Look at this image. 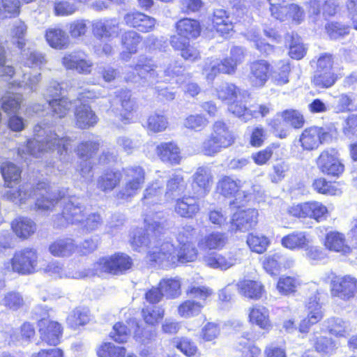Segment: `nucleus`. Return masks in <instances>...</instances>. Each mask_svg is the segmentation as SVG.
Returning a JSON list of instances; mask_svg holds the SVG:
<instances>
[{"instance_id":"nucleus-46","label":"nucleus","mask_w":357,"mask_h":357,"mask_svg":"<svg viewBox=\"0 0 357 357\" xmlns=\"http://www.w3.org/2000/svg\"><path fill=\"white\" fill-rule=\"evenodd\" d=\"M309 239L305 231H293L281 239L282 245L290 250H301L307 247L309 244Z\"/></svg>"},{"instance_id":"nucleus-17","label":"nucleus","mask_w":357,"mask_h":357,"mask_svg":"<svg viewBox=\"0 0 357 357\" xmlns=\"http://www.w3.org/2000/svg\"><path fill=\"white\" fill-rule=\"evenodd\" d=\"M230 113L242 119L245 122L259 117L264 118L271 112V108L268 105L252 104L248 107L242 100H234L228 105Z\"/></svg>"},{"instance_id":"nucleus-18","label":"nucleus","mask_w":357,"mask_h":357,"mask_svg":"<svg viewBox=\"0 0 357 357\" xmlns=\"http://www.w3.org/2000/svg\"><path fill=\"white\" fill-rule=\"evenodd\" d=\"M38 332L42 342L48 346L55 347L61 342L63 327L61 324L47 318L38 321Z\"/></svg>"},{"instance_id":"nucleus-8","label":"nucleus","mask_w":357,"mask_h":357,"mask_svg":"<svg viewBox=\"0 0 357 357\" xmlns=\"http://www.w3.org/2000/svg\"><path fill=\"white\" fill-rule=\"evenodd\" d=\"M95 266L96 271L100 273L121 275L132 269L134 260L125 252H116L109 256L100 257Z\"/></svg>"},{"instance_id":"nucleus-63","label":"nucleus","mask_w":357,"mask_h":357,"mask_svg":"<svg viewBox=\"0 0 357 357\" xmlns=\"http://www.w3.org/2000/svg\"><path fill=\"white\" fill-rule=\"evenodd\" d=\"M96 354L98 357H126V349L107 342L98 347Z\"/></svg>"},{"instance_id":"nucleus-36","label":"nucleus","mask_w":357,"mask_h":357,"mask_svg":"<svg viewBox=\"0 0 357 357\" xmlns=\"http://www.w3.org/2000/svg\"><path fill=\"white\" fill-rule=\"evenodd\" d=\"M228 243L229 236L227 233L212 231L199 239L197 247L202 250H220L224 249Z\"/></svg>"},{"instance_id":"nucleus-37","label":"nucleus","mask_w":357,"mask_h":357,"mask_svg":"<svg viewBox=\"0 0 357 357\" xmlns=\"http://www.w3.org/2000/svg\"><path fill=\"white\" fill-rule=\"evenodd\" d=\"M142 42V37L136 31L128 30L123 32L121 38L123 50L120 54V59L124 61H129L131 56L137 52Z\"/></svg>"},{"instance_id":"nucleus-49","label":"nucleus","mask_w":357,"mask_h":357,"mask_svg":"<svg viewBox=\"0 0 357 357\" xmlns=\"http://www.w3.org/2000/svg\"><path fill=\"white\" fill-rule=\"evenodd\" d=\"M99 149L98 141L86 140L79 142L75 147V152L80 160L87 162L98 153Z\"/></svg>"},{"instance_id":"nucleus-30","label":"nucleus","mask_w":357,"mask_h":357,"mask_svg":"<svg viewBox=\"0 0 357 357\" xmlns=\"http://www.w3.org/2000/svg\"><path fill=\"white\" fill-rule=\"evenodd\" d=\"M124 22L128 27L143 33L153 31L156 23L155 18L137 10L126 13Z\"/></svg>"},{"instance_id":"nucleus-5","label":"nucleus","mask_w":357,"mask_h":357,"mask_svg":"<svg viewBox=\"0 0 357 357\" xmlns=\"http://www.w3.org/2000/svg\"><path fill=\"white\" fill-rule=\"evenodd\" d=\"M185 294L191 299H186L177 307L178 316L184 319H190L199 315L207 301L213 295V291L206 286H190Z\"/></svg>"},{"instance_id":"nucleus-7","label":"nucleus","mask_w":357,"mask_h":357,"mask_svg":"<svg viewBox=\"0 0 357 357\" xmlns=\"http://www.w3.org/2000/svg\"><path fill=\"white\" fill-rule=\"evenodd\" d=\"M287 213L296 219L310 220L317 223L326 220L330 214L328 207L324 203L316 200L293 204L288 208Z\"/></svg>"},{"instance_id":"nucleus-42","label":"nucleus","mask_w":357,"mask_h":357,"mask_svg":"<svg viewBox=\"0 0 357 357\" xmlns=\"http://www.w3.org/2000/svg\"><path fill=\"white\" fill-rule=\"evenodd\" d=\"M212 28L220 36L226 37L234 29V24L227 13L223 9L214 10L211 18Z\"/></svg>"},{"instance_id":"nucleus-50","label":"nucleus","mask_w":357,"mask_h":357,"mask_svg":"<svg viewBox=\"0 0 357 357\" xmlns=\"http://www.w3.org/2000/svg\"><path fill=\"white\" fill-rule=\"evenodd\" d=\"M280 144L279 142H273L252 155L253 162L261 166L271 160L273 155L278 156L281 154Z\"/></svg>"},{"instance_id":"nucleus-16","label":"nucleus","mask_w":357,"mask_h":357,"mask_svg":"<svg viewBox=\"0 0 357 357\" xmlns=\"http://www.w3.org/2000/svg\"><path fill=\"white\" fill-rule=\"evenodd\" d=\"M315 163L320 172L331 177L338 178L344 171V165L335 149L323 150L315 160Z\"/></svg>"},{"instance_id":"nucleus-10","label":"nucleus","mask_w":357,"mask_h":357,"mask_svg":"<svg viewBox=\"0 0 357 357\" xmlns=\"http://www.w3.org/2000/svg\"><path fill=\"white\" fill-rule=\"evenodd\" d=\"M330 279V294L333 298L347 302L357 294V278L350 274L339 275L331 273Z\"/></svg>"},{"instance_id":"nucleus-53","label":"nucleus","mask_w":357,"mask_h":357,"mask_svg":"<svg viewBox=\"0 0 357 357\" xmlns=\"http://www.w3.org/2000/svg\"><path fill=\"white\" fill-rule=\"evenodd\" d=\"M45 39L47 43L53 48L62 50L68 45V37L60 29H49L45 32Z\"/></svg>"},{"instance_id":"nucleus-27","label":"nucleus","mask_w":357,"mask_h":357,"mask_svg":"<svg viewBox=\"0 0 357 357\" xmlns=\"http://www.w3.org/2000/svg\"><path fill=\"white\" fill-rule=\"evenodd\" d=\"M155 153L162 162L170 165H178L183 159L181 149L175 141L160 142L155 146Z\"/></svg>"},{"instance_id":"nucleus-45","label":"nucleus","mask_w":357,"mask_h":357,"mask_svg":"<svg viewBox=\"0 0 357 357\" xmlns=\"http://www.w3.org/2000/svg\"><path fill=\"white\" fill-rule=\"evenodd\" d=\"M76 248L74 240L70 238H58L49 245L50 252L56 257L70 256L75 252Z\"/></svg>"},{"instance_id":"nucleus-9","label":"nucleus","mask_w":357,"mask_h":357,"mask_svg":"<svg viewBox=\"0 0 357 357\" xmlns=\"http://www.w3.org/2000/svg\"><path fill=\"white\" fill-rule=\"evenodd\" d=\"M125 183L116 195L118 199L128 200L139 193L146 181V172L140 165H132L123 168Z\"/></svg>"},{"instance_id":"nucleus-40","label":"nucleus","mask_w":357,"mask_h":357,"mask_svg":"<svg viewBox=\"0 0 357 357\" xmlns=\"http://www.w3.org/2000/svg\"><path fill=\"white\" fill-rule=\"evenodd\" d=\"M158 66L151 57L140 56L132 66L136 75L141 79H151L158 77Z\"/></svg>"},{"instance_id":"nucleus-52","label":"nucleus","mask_w":357,"mask_h":357,"mask_svg":"<svg viewBox=\"0 0 357 357\" xmlns=\"http://www.w3.org/2000/svg\"><path fill=\"white\" fill-rule=\"evenodd\" d=\"M325 33L332 40L342 39L351 31V26L340 21H328L326 23Z\"/></svg>"},{"instance_id":"nucleus-39","label":"nucleus","mask_w":357,"mask_h":357,"mask_svg":"<svg viewBox=\"0 0 357 357\" xmlns=\"http://www.w3.org/2000/svg\"><path fill=\"white\" fill-rule=\"evenodd\" d=\"M53 89L56 91V95H60L61 88L59 84L54 86H49L47 91L48 92L49 96L52 98L48 100V104L53 114L58 118L61 119L69 113L72 102L65 97L54 98V96L52 94Z\"/></svg>"},{"instance_id":"nucleus-51","label":"nucleus","mask_w":357,"mask_h":357,"mask_svg":"<svg viewBox=\"0 0 357 357\" xmlns=\"http://www.w3.org/2000/svg\"><path fill=\"white\" fill-rule=\"evenodd\" d=\"M89 321V310L86 307H77L66 318V324L69 328L76 330L86 325Z\"/></svg>"},{"instance_id":"nucleus-3","label":"nucleus","mask_w":357,"mask_h":357,"mask_svg":"<svg viewBox=\"0 0 357 357\" xmlns=\"http://www.w3.org/2000/svg\"><path fill=\"white\" fill-rule=\"evenodd\" d=\"M236 135L228 123L223 120L213 123L211 132L202 143V151L205 155L213 156L222 149L235 143Z\"/></svg>"},{"instance_id":"nucleus-14","label":"nucleus","mask_w":357,"mask_h":357,"mask_svg":"<svg viewBox=\"0 0 357 357\" xmlns=\"http://www.w3.org/2000/svg\"><path fill=\"white\" fill-rule=\"evenodd\" d=\"M243 183L237 177L232 175H223L218 180L215 192L224 200L229 201L232 205L238 199L243 197Z\"/></svg>"},{"instance_id":"nucleus-28","label":"nucleus","mask_w":357,"mask_h":357,"mask_svg":"<svg viewBox=\"0 0 357 357\" xmlns=\"http://www.w3.org/2000/svg\"><path fill=\"white\" fill-rule=\"evenodd\" d=\"M294 261L281 253L275 252L266 255L261 265L264 270L270 275L275 276L282 271L290 269L294 266Z\"/></svg>"},{"instance_id":"nucleus-44","label":"nucleus","mask_w":357,"mask_h":357,"mask_svg":"<svg viewBox=\"0 0 357 357\" xmlns=\"http://www.w3.org/2000/svg\"><path fill=\"white\" fill-rule=\"evenodd\" d=\"M119 170L108 169L104 171L97 180V187L102 192H109L118 187L121 181Z\"/></svg>"},{"instance_id":"nucleus-58","label":"nucleus","mask_w":357,"mask_h":357,"mask_svg":"<svg viewBox=\"0 0 357 357\" xmlns=\"http://www.w3.org/2000/svg\"><path fill=\"white\" fill-rule=\"evenodd\" d=\"M250 333L246 332L239 338L238 344L243 357H261V349L255 343L248 344L246 342L250 340Z\"/></svg>"},{"instance_id":"nucleus-25","label":"nucleus","mask_w":357,"mask_h":357,"mask_svg":"<svg viewBox=\"0 0 357 357\" xmlns=\"http://www.w3.org/2000/svg\"><path fill=\"white\" fill-rule=\"evenodd\" d=\"M248 321L253 326L261 330L264 333H270L273 328L269 310L260 304L251 305L248 310Z\"/></svg>"},{"instance_id":"nucleus-61","label":"nucleus","mask_w":357,"mask_h":357,"mask_svg":"<svg viewBox=\"0 0 357 357\" xmlns=\"http://www.w3.org/2000/svg\"><path fill=\"white\" fill-rule=\"evenodd\" d=\"M174 346L187 357H199L201 355L196 343L189 337H181L178 338Z\"/></svg>"},{"instance_id":"nucleus-62","label":"nucleus","mask_w":357,"mask_h":357,"mask_svg":"<svg viewBox=\"0 0 357 357\" xmlns=\"http://www.w3.org/2000/svg\"><path fill=\"white\" fill-rule=\"evenodd\" d=\"M246 243L252 252L262 254L268 247L270 241L264 235L251 233L247 236Z\"/></svg>"},{"instance_id":"nucleus-15","label":"nucleus","mask_w":357,"mask_h":357,"mask_svg":"<svg viewBox=\"0 0 357 357\" xmlns=\"http://www.w3.org/2000/svg\"><path fill=\"white\" fill-rule=\"evenodd\" d=\"M1 172L3 177L5 184L10 190L5 196L8 199L21 204V170L12 162H4L1 165Z\"/></svg>"},{"instance_id":"nucleus-34","label":"nucleus","mask_w":357,"mask_h":357,"mask_svg":"<svg viewBox=\"0 0 357 357\" xmlns=\"http://www.w3.org/2000/svg\"><path fill=\"white\" fill-rule=\"evenodd\" d=\"M312 348L318 354L331 355L337 349L335 341L324 329L314 331L309 339Z\"/></svg>"},{"instance_id":"nucleus-1","label":"nucleus","mask_w":357,"mask_h":357,"mask_svg":"<svg viewBox=\"0 0 357 357\" xmlns=\"http://www.w3.org/2000/svg\"><path fill=\"white\" fill-rule=\"evenodd\" d=\"M175 34L169 38V44L185 61L193 63L200 60V51L191 40L198 38L202 32L200 22L190 17L179 19L174 24Z\"/></svg>"},{"instance_id":"nucleus-35","label":"nucleus","mask_w":357,"mask_h":357,"mask_svg":"<svg viewBox=\"0 0 357 357\" xmlns=\"http://www.w3.org/2000/svg\"><path fill=\"white\" fill-rule=\"evenodd\" d=\"M237 286L240 294L249 300L259 301L266 298L265 285L259 280L244 279Z\"/></svg>"},{"instance_id":"nucleus-11","label":"nucleus","mask_w":357,"mask_h":357,"mask_svg":"<svg viewBox=\"0 0 357 357\" xmlns=\"http://www.w3.org/2000/svg\"><path fill=\"white\" fill-rule=\"evenodd\" d=\"M245 56L246 52L243 47L233 46L230 49L228 56L211 67L207 74V78L213 79L220 74L234 75L238 70V67L244 62Z\"/></svg>"},{"instance_id":"nucleus-22","label":"nucleus","mask_w":357,"mask_h":357,"mask_svg":"<svg viewBox=\"0 0 357 357\" xmlns=\"http://www.w3.org/2000/svg\"><path fill=\"white\" fill-rule=\"evenodd\" d=\"M259 213L255 208H247L235 212L231 220L229 231H246L255 227L258 223Z\"/></svg>"},{"instance_id":"nucleus-20","label":"nucleus","mask_w":357,"mask_h":357,"mask_svg":"<svg viewBox=\"0 0 357 357\" xmlns=\"http://www.w3.org/2000/svg\"><path fill=\"white\" fill-rule=\"evenodd\" d=\"M115 97L120 105L118 111L121 121L123 123H132L137 116L138 105L132 98L131 91L121 89L116 93Z\"/></svg>"},{"instance_id":"nucleus-19","label":"nucleus","mask_w":357,"mask_h":357,"mask_svg":"<svg viewBox=\"0 0 357 357\" xmlns=\"http://www.w3.org/2000/svg\"><path fill=\"white\" fill-rule=\"evenodd\" d=\"M273 71L271 63L264 59H257L249 63L248 80L253 88L264 87Z\"/></svg>"},{"instance_id":"nucleus-13","label":"nucleus","mask_w":357,"mask_h":357,"mask_svg":"<svg viewBox=\"0 0 357 357\" xmlns=\"http://www.w3.org/2000/svg\"><path fill=\"white\" fill-rule=\"evenodd\" d=\"M307 314L303 317L298 326V331L301 334L307 335L311 328L320 323L324 316V310L321 302V291L317 290L307 300L305 304Z\"/></svg>"},{"instance_id":"nucleus-12","label":"nucleus","mask_w":357,"mask_h":357,"mask_svg":"<svg viewBox=\"0 0 357 357\" xmlns=\"http://www.w3.org/2000/svg\"><path fill=\"white\" fill-rule=\"evenodd\" d=\"M195 229L192 226H185L176 235L178 245L177 259L182 263L196 261L199 256L198 248L195 244Z\"/></svg>"},{"instance_id":"nucleus-31","label":"nucleus","mask_w":357,"mask_h":357,"mask_svg":"<svg viewBox=\"0 0 357 357\" xmlns=\"http://www.w3.org/2000/svg\"><path fill=\"white\" fill-rule=\"evenodd\" d=\"M323 245L329 252L347 256L352 252V248L347 243L345 235L338 231L327 232L323 241Z\"/></svg>"},{"instance_id":"nucleus-60","label":"nucleus","mask_w":357,"mask_h":357,"mask_svg":"<svg viewBox=\"0 0 357 357\" xmlns=\"http://www.w3.org/2000/svg\"><path fill=\"white\" fill-rule=\"evenodd\" d=\"M291 69L292 67L289 61L285 59L280 60L274 73L273 81L275 84L278 86L288 84Z\"/></svg>"},{"instance_id":"nucleus-41","label":"nucleus","mask_w":357,"mask_h":357,"mask_svg":"<svg viewBox=\"0 0 357 357\" xmlns=\"http://www.w3.org/2000/svg\"><path fill=\"white\" fill-rule=\"evenodd\" d=\"M94 36L98 40H110L119 33V24L115 20L98 21L93 26Z\"/></svg>"},{"instance_id":"nucleus-4","label":"nucleus","mask_w":357,"mask_h":357,"mask_svg":"<svg viewBox=\"0 0 357 357\" xmlns=\"http://www.w3.org/2000/svg\"><path fill=\"white\" fill-rule=\"evenodd\" d=\"M335 56L329 52L319 55L316 62V70L310 77V83L316 90L332 88L341 78V75L333 70Z\"/></svg>"},{"instance_id":"nucleus-48","label":"nucleus","mask_w":357,"mask_h":357,"mask_svg":"<svg viewBox=\"0 0 357 357\" xmlns=\"http://www.w3.org/2000/svg\"><path fill=\"white\" fill-rule=\"evenodd\" d=\"M165 310L160 306H145L141 310V317L146 326H157L164 319Z\"/></svg>"},{"instance_id":"nucleus-2","label":"nucleus","mask_w":357,"mask_h":357,"mask_svg":"<svg viewBox=\"0 0 357 357\" xmlns=\"http://www.w3.org/2000/svg\"><path fill=\"white\" fill-rule=\"evenodd\" d=\"M33 137L26 142L28 152L36 157L43 153L56 151L58 154L66 155L72 147V139L69 137H59L54 131H47L40 125L33 129Z\"/></svg>"},{"instance_id":"nucleus-54","label":"nucleus","mask_w":357,"mask_h":357,"mask_svg":"<svg viewBox=\"0 0 357 357\" xmlns=\"http://www.w3.org/2000/svg\"><path fill=\"white\" fill-rule=\"evenodd\" d=\"M336 181H328L324 177L315 178L312 184V188L319 194L326 195H337L340 193Z\"/></svg>"},{"instance_id":"nucleus-47","label":"nucleus","mask_w":357,"mask_h":357,"mask_svg":"<svg viewBox=\"0 0 357 357\" xmlns=\"http://www.w3.org/2000/svg\"><path fill=\"white\" fill-rule=\"evenodd\" d=\"M284 40L289 45L288 55L291 59L301 60L305 56L307 48L301 42V38L296 33H287Z\"/></svg>"},{"instance_id":"nucleus-43","label":"nucleus","mask_w":357,"mask_h":357,"mask_svg":"<svg viewBox=\"0 0 357 357\" xmlns=\"http://www.w3.org/2000/svg\"><path fill=\"white\" fill-rule=\"evenodd\" d=\"M305 17V12L300 5L291 3L284 6V9L275 18L280 22L290 21L291 24L298 25L301 24Z\"/></svg>"},{"instance_id":"nucleus-57","label":"nucleus","mask_w":357,"mask_h":357,"mask_svg":"<svg viewBox=\"0 0 357 357\" xmlns=\"http://www.w3.org/2000/svg\"><path fill=\"white\" fill-rule=\"evenodd\" d=\"M169 126L168 119L164 114L155 112L147 118L146 128L153 133H158L165 131Z\"/></svg>"},{"instance_id":"nucleus-56","label":"nucleus","mask_w":357,"mask_h":357,"mask_svg":"<svg viewBox=\"0 0 357 357\" xmlns=\"http://www.w3.org/2000/svg\"><path fill=\"white\" fill-rule=\"evenodd\" d=\"M278 116L284 119L295 130L301 129L305 124L303 114L298 109H286L278 112Z\"/></svg>"},{"instance_id":"nucleus-21","label":"nucleus","mask_w":357,"mask_h":357,"mask_svg":"<svg viewBox=\"0 0 357 357\" xmlns=\"http://www.w3.org/2000/svg\"><path fill=\"white\" fill-rule=\"evenodd\" d=\"M201 210L199 197L192 195H183L174 200V212L177 217L192 220L199 213Z\"/></svg>"},{"instance_id":"nucleus-59","label":"nucleus","mask_w":357,"mask_h":357,"mask_svg":"<svg viewBox=\"0 0 357 357\" xmlns=\"http://www.w3.org/2000/svg\"><path fill=\"white\" fill-rule=\"evenodd\" d=\"M325 324L324 331L336 337H344L347 333L345 323L342 319L331 317L325 321Z\"/></svg>"},{"instance_id":"nucleus-6","label":"nucleus","mask_w":357,"mask_h":357,"mask_svg":"<svg viewBox=\"0 0 357 357\" xmlns=\"http://www.w3.org/2000/svg\"><path fill=\"white\" fill-rule=\"evenodd\" d=\"M163 229L160 223H155L153 226V238L149 241L150 245L146 253V257L151 264L171 261L176 257L174 245L171 241L159 238Z\"/></svg>"},{"instance_id":"nucleus-33","label":"nucleus","mask_w":357,"mask_h":357,"mask_svg":"<svg viewBox=\"0 0 357 357\" xmlns=\"http://www.w3.org/2000/svg\"><path fill=\"white\" fill-rule=\"evenodd\" d=\"M98 117L88 104H80L74 109V123L80 130H88L94 127L98 122Z\"/></svg>"},{"instance_id":"nucleus-32","label":"nucleus","mask_w":357,"mask_h":357,"mask_svg":"<svg viewBox=\"0 0 357 357\" xmlns=\"http://www.w3.org/2000/svg\"><path fill=\"white\" fill-rule=\"evenodd\" d=\"M22 97L20 94L12 93L2 98V109L8 114H13L10 117L9 126L14 131L22 129V119L16 115L20 107Z\"/></svg>"},{"instance_id":"nucleus-26","label":"nucleus","mask_w":357,"mask_h":357,"mask_svg":"<svg viewBox=\"0 0 357 357\" xmlns=\"http://www.w3.org/2000/svg\"><path fill=\"white\" fill-rule=\"evenodd\" d=\"M213 183V175L211 169L206 166L199 167L192 178V192L198 197H204L211 191Z\"/></svg>"},{"instance_id":"nucleus-23","label":"nucleus","mask_w":357,"mask_h":357,"mask_svg":"<svg viewBox=\"0 0 357 357\" xmlns=\"http://www.w3.org/2000/svg\"><path fill=\"white\" fill-rule=\"evenodd\" d=\"M238 252L229 251L225 253L211 252L204 255L205 265L213 269L226 271L241 261Z\"/></svg>"},{"instance_id":"nucleus-64","label":"nucleus","mask_w":357,"mask_h":357,"mask_svg":"<svg viewBox=\"0 0 357 357\" xmlns=\"http://www.w3.org/2000/svg\"><path fill=\"white\" fill-rule=\"evenodd\" d=\"M208 124V119L201 114H190L185 117L183 122L185 128L195 132L204 130Z\"/></svg>"},{"instance_id":"nucleus-55","label":"nucleus","mask_w":357,"mask_h":357,"mask_svg":"<svg viewBox=\"0 0 357 357\" xmlns=\"http://www.w3.org/2000/svg\"><path fill=\"white\" fill-rule=\"evenodd\" d=\"M158 285L167 298H176L181 294V282L176 278H162L159 281Z\"/></svg>"},{"instance_id":"nucleus-29","label":"nucleus","mask_w":357,"mask_h":357,"mask_svg":"<svg viewBox=\"0 0 357 357\" xmlns=\"http://www.w3.org/2000/svg\"><path fill=\"white\" fill-rule=\"evenodd\" d=\"M309 13L315 19L322 15L325 20L336 16L340 10L337 0H309L307 3Z\"/></svg>"},{"instance_id":"nucleus-24","label":"nucleus","mask_w":357,"mask_h":357,"mask_svg":"<svg viewBox=\"0 0 357 357\" xmlns=\"http://www.w3.org/2000/svg\"><path fill=\"white\" fill-rule=\"evenodd\" d=\"M329 133L323 127L310 126L304 129L299 137L303 151L317 149L328 137Z\"/></svg>"},{"instance_id":"nucleus-38","label":"nucleus","mask_w":357,"mask_h":357,"mask_svg":"<svg viewBox=\"0 0 357 357\" xmlns=\"http://www.w3.org/2000/svg\"><path fill=\"white\" fill-rule=\"evenodd\" d=\"M84 218V208L82 206L75 204L72 202H66L57 216V220L61 226L79 224Z\"/></svg>"}]
</instances>
